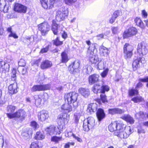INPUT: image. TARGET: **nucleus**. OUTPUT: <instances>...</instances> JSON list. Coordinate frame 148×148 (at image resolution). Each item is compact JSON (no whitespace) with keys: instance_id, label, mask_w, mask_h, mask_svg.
I'll use <instances>...</instances> for the list:
<instances>
[{"instance_id":"393cba45","label":"nucleus","mask_w":148,"mask_h":148,"mask_svg":"<svg viewBox=\"0 0 148 148\" xmlns=\"http://www.w3.org/2000/svg\"><path fill=\"white\" fill-rule=\"evenodd\" d=\"M32 134V130L30 129H27L26 131L22 132V135L25 139H27L30 138Z\"/></svg>"},{"instance_id":"f8f14e48","label":"nucleus","mask_w":148,"mask_h":148,"mask_svg":"<svg viewBox=\"0 0 148 148\" xmlns=\"http://www.w3.org/2000/svg\"><path fill=\"white\" fill-rule=\"evenodd\" d=\"M27 8L26 6L18 3L15 4L14 10L18 12L25 13L26 12Z\"/></svg>"},{"instance_id":"338daca9","label":"nucleus","mask_w":148,"mask_h":148,"mask_svg":"<svg viewBox=\"0 0 148 148\" xmlns=\"http://www.w3.org/2000/svg\"><path fill=\"white\" fill-rule=\"evenodd\" d=\"M142 15L145 18H146L147 17V12H146L145 10H142Z\"/></svg>"},{"instance_id":"de8ad7c7","label":"nucleus","mask_w":148,"mask_h":148,"mask_svg":"<svg viewBox=\"0 0 148 148\" xmlns=\"http://www.w3.org/2000/svg\"><path fill=\"white\" fill-rule=\"evenodd\" d=\"M53 41L54 45L57 46L61 45L63 44V41H60L58 37H57L55 40H53Z\"/></svg>"},{"instance_id":"0eeeda50","label":"nucleus","mask_w":148,"mask_h":148,"mask_svg":"<svg viewBox=\"0 0 148 148\" xmlns=\"http://www.w3.org/2000/svg\"><path fill=\"white\" fill-rule=\"evenodd\" d=\"M58 0H50L49 3L47 4V0H40L42 7L46 9L52 8L53 6L54 3L58 2Z\"/></svg>"},{"instance_id":"7ed1b4c3","label":"nucleus","mask_w":148,"mask_h":148,"mask_svg":"<svg viewBox=\"0 0 148 148\" xmlns=\"http://www.w3.org/2000/svg\"><path fill=\"white\" fill-rule=\"evenodd\" d=\"M68 14L67 9L64 8H60L57 12L56 18L59 21L63 20Z\"/></svg>"},{"instance_id":"69168bd1","label":"nucleus","mask_w":148,"mask_h":148,"mask_svg":"<svg viewBox=\"0 0 148 148\" xmlns=\"http://www.w3.org/2000/svg\"><path fill=\"white\" fill-rule=\"evenodd\" d=\"M67 117V114H64L62 116V117H60L59 119L61 120H64V121H65Z\"/></svg>"},{"instance_id":"680f3d73","label":"nucleus","mask_w":148,"mask_h":148,"mask_svg":"<svg viewBox=\"0 0 148 148\" xmlns=\"http://www.w3.org/2000/svg\"><path fill=\"white\" fill-rule=\"evenodd\" d=\"M118 29L117 27H112L111 28V30L113 34H116L117 33Z\"/></svg>"},{"instance_id":"bb28decb","label":"nucleus","mask_w":148,"mask_h":148,"mask_svg":"<svg viewBox=\"0 0 148 148\" xmlns=\"http://www.w3.org/2000/svg\"><path fill=\"white\" fill-rule=\"evenodd\" d=\"M69 103H66L63 104L61 107L62 109L65 110L66 112H70L72 110H73V109L72 108L71 106Z\"/></svg>"},{"instance_id":"412c9836","label":"nucleus","mask_w":148,"mask_h":148,"mask_svg":"<svg viewBox=\"0 0 148 148\" xmlns=\"http://www.w3.org/2000/svg\"><path fill=\"white\" fill-rule=\"evenodd\" d=\"M52 64V63L51 62L48 60H45L41 63L40 67L43 69H47L51 67Z\"/></svg>"},{"instance_id":"4c0bfd02","label":"nucleus","mask_w":148,"mask_h":148,"mask_svg":"<svg viewBox=\"0 0 148 148\" xmlns=\"http://www.w3.org/2000/svg\"><path fill=\"white\" fill-rule=\"evenodd\" d=\"M128 93L130 96H133L138 94V90L136 88L135 89L132 88L129 90Z\"/></svg>"},{"instance_id":"49530a36","label":"nucleus","mask_w":148,"mask_h":148,"mask_svg":"<svg viewBox=\"0 0 148 148\" xmlns=\"http://www.w3.org/2000/svg\"><path fill=\"white\" fill-rule=\"evenodd\" d=\"M97 68L99 70H101L104 68V61L103 60H101L98 64Z\"/></svg>"},{"instance_id":"ea45409f","label":"nucleus","mask_w":148,"mask_h":148,"mask_svg":"<svg viewBox=\"0 0 148 148\" xmlns=\"http://www.w3.org/2000/svg\"><path fill=\"white\" fill-rule=\"evenodd\" d=\"M135 22L136 25L138 26L143 28L144 27L143 22L141 21V19L138 17H136L134 20Z\"/></svg>"},{"instance_id":"2eb2a0df","label":"nucleus","mask_w":148,"mask_h":148,"mask_svg":"<svg viewBox=\"0 0 148 148\" xmlns=\"http://www.w3.org/2000/svg\"><path fill=\"white\" fill-rule=\"evenodd\" d=\"M38 120L42 121L47 119L49 116L47 111L42 110L38 113Z\"/></svg>"},{"instance_id":"4468645a","label":"nucleus","mask_w":148,"mask_h":148,"mask_svg":"<svg viewBox=\"0 0 148 148\" xmlns=\"http://www.w3.org/2000/svg\"><path fill=\"white\" fill-rule=\"evenodd\" d=\"M123 124L121 122L120 123H118V122H113L109 125V130L111 132H113L114 131L115 132L117 130L119 129L120 127H121Z\"/></svg>"},{"instance_id":"473e14b6","label":"nucleus","mask_w":148,"mask_h":148,"mask_svg":"<svg viewBox=\"0 0 148 148\" xmlns=\"http://www.w3.org/2000/svg\"><path fill=\"white\" fill-rule=\"evenodd\" d=\"M95 49V46L93 45H92L91 46L89 47L87 51V55L89 57L94 56L93 55L94 50Z\"/></svg>"},{"instance_id":"e433bc0d","label":"nucleus","mask_w":148,"mask_h":148,"mask_svg":"<svg viewBox=\"0 0 148 148\" xmlns=\"http://www.w3.org/2000/svg\"><path fill=\"white\" fill-rule=\"evenodd\" d=\"M45 137L44 135L40 132H37L35 137V138L37 140H42Z\"/></svg>"},{"instance_id":"1a4fd4ad","label":"nucleus","mask_w":148,"mask_h":148,"mask_svg":"<svg viewBox=\"0 0 148 148\" xmlns=\"http://www.w3.org/2000/svg\"><path fill=\"white\" fill-rule=\"evenodd\" d=\"M137 52L139 56L142 57L143 55H146L148 52V49L144 44L140 43L138 45Z\"/></svg>"},{"instance_id":"f257e3e1","label":"nucleus","mask_w":148,"mask_h":148,"mask_svg":"<svg viewBox=\"0 0 148 148\" xmlns=\"http://www.w3.org/2000/svg\"><path fill=\"white\" fill-rule=\"evenodd\" d=\"M131 132L130 127H126L125 125L123 124L119 129L115 132L114 134L121 138H126L129 137Z\"/></svg>"},{"instance_id":"f03ea898","label":"nucleus","mask_w":148,"mask_h":148,"mask_svg":"<svg viewBox=\"0 0 148 148\" xmlns=\"http://www.w3.org/2000/svg\"><path fill=\"white\" fill-rule=\"evenodd\" d=\"M95 124V120L92 117H90L85 119L84 121L83 126V130L86 132H88L92 129Z\"/></svg>"},{"instance_id":"9b49d317","label":"nucleus","mask_w":148,"mask_h":148,"mask_svg":"<svg viewBox=\"0 0 148 148\" xmlns=\"http://www.w3.org/2000/svg\"><path fill=\"white\" fill-rule=\"evenodd\" d=\"M140 62L142 63H144L145 62V59L144 58L138 56L136 59H134L132 64V66L134 70H136L139 67Z\"/></svg>"},{"instance_id":"79ce46f5","label":"nucleus","mask_w":148,"mask_h":148,"mask_svg":"<svg viewBox=\"0 0 148 148\" xmlns=\"http://www.w3.org/2000/svg\"><path fill=\"white\" fill-rule=\"evenodd\" d=\"M132 55V51H123L124 57L125 59H126L130 58Z\"/></svg>"},{"instance_id":"09e8293b","label":"nucleus","mask_w":148,"mask_h":148,"mask_svg":"<svg viewBox=\"0 0 148 148\" xmlns=\"http://www.w3.org/2000/svg\"><path fill=\"white\" fill-rule=\"evenodd\" d=\"M16 70L13 69L11 73L12 80L13 81H15L16 79Z\"/></svg>"},{"instance_id":"052dcab7","label":"nucleus","mask_w":148,"mask_h":148,"mask_svg":"<svg viewBox=\"0 0 148 148\" xmlns=\"http://www.w3.org/2000/svg\"><path fill=\"white\" fill-rule=\"evenodd\" d=\"M49 46L48 45L46 46L45 48L42 49L40 51V53H46L49 50Z\"/></svg>"},{"instance_id":"603ef678","label":"nucleus","mask_w":148,"mask_h":148,"mask_svg":"<svg viewBox=\"0 0 148 148\" xmlns=\"http://www.w3.org/2000/svg\"><path fill=\"white\" fill-rule=\"evenodd\" d=\"M62 137H58L56 136H53L51 138V141L56 143H58L61 140Z\"/></svg>"},{"instance_id":"72a5a7b5","label":"nucleus","mask_w":148,"mask_h":148,"mask_svg":"<svg viewBox=\"0 0 148 148\" xmlns=\"http://www.w3.org/2000/svg\"><path fill=\"white\" fill-rule=\"evenodd\" d=\"M133 47L131 45L128 43H126L123 47V51H133Z\"/></svg>"},{"instance_id":"f3484780","label":"nucleus","mask_w":148,"mask_h":148,"mask_svg":"<svg viewBox=\"0 0 148 148\" xmlns=\"http://www.w3.org/2000/svg\"><path fill=\"white\" fill-rule=\"evenodd\" d=\"M99 75L96 74H93L90 75L88 78L89 84L92 85L97 82L99 80Z\"/></svg>"},{"instance_id":"39448f33","label":"nucleus","mask_w":148,"mask_h":148,"mask_svg":"<svg viewBox=\"0 0 148 148\" xmlns=\"http://www.w3.org/2000/svg\"><path fill=\"white\" fill-rule=\"evenodd\" d=\"M51 88L49 84H40L34 86L31 88L32 92L40 91L49 90Z\"/></svg>"},{"instance_id":"6e6552de","label":"nucleus","mask_w":148,"mask_h":148,"mask_svg":"<svg viewBox=\"0 0 148 148\" xmlns=\"http://www.w3.org/2000/svg\"><path fill=\"white\" fill-rule=\"evenodd\" d=\"M38 29L42 35H45L50 30V26L47 23H43L38 25Z\"/></svg>"},{"instance_id":"0e129e2a","label":"nucleus","mask_w":148,"mask_h":148,"mask_svg":"<svg viewBox=\"0 0 148 148\" xmlns=\"http://www.w3.org/2000/svg\"><path fill=\"white\" fill-rule=\"evenodd\" d=\"M108 71V69H106L101 73V76L103 77H105L107 75Z\"/></svg>"},{"instance_id":"c9c22d12","label":"nucleus","mask_w":148,"mask_h":148,"mask_svg":"<svg viewBox=\"0 0 148 148\" xmlns=\"http://www.w3.org/2000/svg\"><path fill=\"white\" fill-rule=\"evenodd\" d=\"M62 57L61 62L62 63H66L69 60L68 56L66 53L63 52L61 54Z\"/></svg>"},{"instance_id":"8fccbe9b","label":"nucleus","mask_w":148,"mask_h":148,"mask_svg":"<svg viewBox=\"0 0 148 148\" xmlns=\"http://www.w3.org/2000/svg\"><path fill=\"white\" fill-rule=\"evenodd\" d=\"M40 142H38V141L32 142L31 145V148H36L37 147H40L39 144Z\"/></svg>"},{"instance_id":"5701e85b","label":"nucleus","mask_w":148,"mask_h":148,"mask_svg":"<svg viewBox=\"0 0 148 148\" xmlns=\"http://www.w3.org/2000/svg\"><path fill=\"white\" fill-rule=\"evenodd\" d=\"M121 118L131 124H132L134 123V119L129 115H124L122 116Z\"/></svg>"},{"instance_id":"a878e982","label":"nucleus","mask_w":148,"mask_h":148,"mask_svg":"<svg viewBox=\"0 0 148 148\" xmlns=\"http://www.w3.org/2000/svg\"><path fill=\"white\" fill-rule=\"evenodd\" d=\"M97 104L96 103H92L88 106L87 111H89L90 114H92L97 110Z\"/></svg>"},{"instance_id":"4be33fe9","label":"nucleus","mask_w":148,"mask_h":148,"mask_svg":"<svg viewBox=\"0 0 148 148\" xmlns=\"http://www.w3.org/2000/svg\"><path fill=\"white\" fill-rule=\"evenodd\" d=\"M51 29L53 34L55 35H57L58 30L60 29V28L61 27L62 29V26L58 25L56 23L53 22L52 25Z\"/></svg>"},{"instance_id":"c85d7f7f","label":"nucleus","mask_w":148,"mask_h":148,"mask_svg":"<svg viewBox=\"0 0 148 148\" xmlns=\"http://www.w3.org/2000/svg\"><path fill=\"white\" fill-rule=\"evenodd\" d=\"M12 27H9L7 28V31L8 33H10V34L8 35L9 37H12L14 38H17L18 36L16 34L12 31Z\"/></svg>"},{"instance_id":"a211bd4d","label":"nucleus","mask_w":148,"mask_h":148,"mask_svg":"<svg viewBox=\"0 0 148 148\" xmlns=\"http://www.w3.org/2000/svg\"><path fill=\"white\" fill-rule=\"evenodd\" d=\"M17 84L16 83L12 84L8 87L9 92L12 95L16 93L17 92Z\"/></svg>"},{"instance_id":"864d4df0","label":"nucleus","mask_w":148,"mask_h":148,"mask_svg":"<svg viewBox=\"0 0 148 148\" xmlns=\"http://www.w3.org/2000/svg\"><path fill=\"white\" fill-rule=\"evenodd\" d=\"M77 0H64L65 3L69 5H71L75 3Z\"/></svg>"},{"instance_id":"aec40b11","label":"nucleus","mask_w":148,"mask_h":148,"mask_svg":"<svg viewBox=\"0 0 148 148\" xmlns=\"http://www.w3.org/2000/svg\"><path fill=\"white\" fill-rule=\"evenodd\" d=\"M56 128L53 125H51L47 127L46 130L47 133L50 135H52L53 134H57L58 133L57 132L56 130Z\"/></svg>"},{"instance_id":"f704fd0d","label":"nucleus","mask_w":148,"mask_h":148,"mask_svg":"<svg viewBox=\"0 0 148 148\" xmlns=\"http://www.w3.org/2000/svg\"><path fill=\"white\" fill-rule=\"evenodd\" d=\"M16 109V107L12 105H9L7 108V110L8 112L7 114H13Z\"/></svg>"},{"instance_id":"423d86ee","label":"nucleus","mask_w":148,"mask_h":148,"mask_svg":"<svg viewBox=\"0 0 148 148\" xmlns=\"http://www.w3.org/2000/svg\"><path fill=\"white\" fill-rule=\"evenodd\" d=\"M78 94L75 92H71L65 95L64 98L66 101L67 100L69 103H72L76 101Z\"/></svg>"},{"instance_id":"37998d69","label":"nucleus","mask_w":148,"mask_h":148,"mask_svg":"<svg viewBox=\"0 0 148 148\" xmlns=\"http://www.w3.org/2000/svg\"><path fill=\"white\" fill-rule=\"evenodd\" d=\"M19 117V118L21 121L24 119L26 116V112L23 110L20 109Z\"/></svg>"},{"instance_id":"7c9ffc66","label":"nucleus","mask_w":148,"mask_h":148,"mask_svg":"<svg viewBox=\"0 0 148 148\" xmlns=\"http://www.w3.org/2000/svg\"><path fill=\"white\" fill-rule=\"evenodd\" d=\"M8 7H6L5 0H0V10L4 12L8 10Z\"/></svg>"},{"instance_id":"5fc2aeb1","label":"nucleus","mask_w":148,"mask_h":148,"mask_svg":"<svg viewBox=\"0 0 148 148\" xmlns=\"http://www.w3.org/2000/svg\"><path fill=\"white\" fill-rule=\"evenodd\" d=\"M25 60L22 59H21L18 62V65L20 66H24L25 65Z\"/></svg>"},{"instance_id":"b1692460","label":"nucleus","mask_w":148,"mask_h":148,"mask_svg":"<svg viewBox=\"0 0 148 148\" xmlns=\"http://www.w3.org/2000/svg\"><path fill=\"white\" fill-rule=\"evenodd\" d=\"M97 116L98 120L101 121L105 116V114L103 110L101 108L98 109L97 112Z\"/></svg>"},{"instance_id":"4d7b16f0","label":"nucleus","mask_w":148,"mask_h":148,"mask_svg":"<svg viewBox=\"0 0 148 148\" xmlns=\"http://www.w3.org/2000/svg\"><path fill=\"white\" fill-rule=\"evenodd\" d=\"M4 141L2 134L0 133V148H2L3 145Z\"/></svg>"},{"instance_id":"a18cd8bd","label":"nucleus","mask_w":148,"mask_h":148,"mask_svg":"<svg viewBox=\"0 0 148 148\" xmlns=\"http://www.w3.org/2000/svg\"><path fill=\"white\" fill-rule=\"evenodd\" d=\"M84 70L87 74H89L91 73L92 68L90 65H87L84 67Z\"/></svg>"},{"instance_id":"3c124183","label":"nucleus","mask_w":148,"mask_h":148,"mask_svg":"<svg viewBox=\"0 0 148 148\" xmlns=\"http://www.w3.org/2000/svg\"><path fill=\"white\" fill-rule=\"evenodd\" d=\"M104 93L101 94L100 95L101 97V100L103 103H107L108 102L106 98V96L104 94Z\"/></svg>"},{"instance_id":"6ab92c4d","label":"nucleus","mask_w":148,"mask_h":148,"mask_svg":"<svg viewBox=\"0 0 148 148\" xmlns=\"http://www.w3.org/2000/svg\"><path fill=\"white\" fill-rule=\"evenodd\" d=\"M79 93L84 97L86 98L90 95V91L88 88H81L79 90Z\"/></svg>"},{"instance_id":"a19ab883","label":"nucleus","mask_w":148,"mask_h":148,"mask_svg":"<svg viewBox=\"0 0 148 148\" xmlns=\"http://www.w3.org/2000/svg\"><path fill=\"white\" fill-rule=\"evenodd\" d=\"M35 101V104L36 105H39L41 101V99L38 95H35L34 97Z\"/></svg>"},{"instance_id":"20e7f679","label":"nucleus","mask_w":148,"mask_h":148,"mask_svg":"<svg viewBox=\"0 0 148 148\" xmlns=\"http://www.w3.org/2000/svg\"><path fill=\"white\" fill-rule=\"evenodd\" d=\"M92 90L95 93H97L99 92L103 93H104L106 91H108L109 90V88L107 86H101L97 84L93 86Z\"/></svg>"},{"instance_id":"c03bdc74","label":"nucleus","mask_w":148,"mask_h":148,"mask_svg":"<svg viewBox=\"0 0 148 148\" xmlns=\"http://www.w3.org/2000/svg\"><path fill=\"white\" fill-rule=\"evenodd\" d=\"M89 60L91 63L96 64L98 60V58L97 56L94 55L90 57Z\"/></svg>"},{"instance_id":"bf43d9fd","label":"nucleus","mask_w":148,"mask_h":148,"mask_svg":"<svg viewBox=\"0 0 148 148\" xmlns=\"http://www.w3.org/2000/svg\"><path fill=\"white\" fill-rule=\"evenodd\" d=\"M18 70H20V71L22 75L25 74L27 72V69L25 67L18 68Z\"/></svg>"},{"instance_id":"774afa93","label":"nucleus","mask_w":148,"mask_h":148,"mask_svg":"<svg viewBox=\"0 0 148 148\" xmlns=\"http://www.w3.org/2000/svg\"><path fill=\"white\" fill-rule=\"evenodd\" d=\"M116 18L112 16V17L110 19L109 22L111 24L113 23L115 21Z\"/></svg>"},{"instance_id":"e2e57ef3","label":"nucleus","mask_w":148,"mask_h":148,"mask_svg":"<svg viewBox=\"0 0 148 148\" xmlns=\"http://www.w3.org/2000/svg\"><path fill=\"white\" fill-rule=\"evenodd\" d=\"M26 39L27 41V42L28 43H29L30 44L34 42V38L33 37H28L26 38Z\"/></svg>"},{"instance_id":"ddd939ff","label":"nucleus","mask_w":148,"mask_h":148,"mask_svg":"<svg viewBox=\"0 0 148 148\" xmlns=\"http://www.w3.org/2000/svg\"><path fill=\"white\" fill-rule=\"evenodd\" d=\"M10 65L3 61H0V72L3 73L8 72L9 71Z\"/></svg>"},{"instance_id":"6e6d98bb","label":"nucleus","mask_w":148,"mask_h":148,"mask_svg":"<svg viewBox=\"0 0 148 148\" xmlns=\"http://www.w3.org/2000/svg\"><path fill=\"white\" fill-rule=\"evenodd\" d=\"M31 125L35 130L38 127V125L35 121H32L31 122Z\"/></svg>"},{"instance_id":"13d9d810","label":"nucleus","mask_w":148,"mask_h":148,"mask_svg":"<svg viewBox=\"0 0 148 148\" xmlns=\"http://www.w3.org/2000/svg\"><path fill=\"white\" fill-rule=\"evenodd\" d=\"M120 12L119 11L117 10L115 11L113 13L112 16L116 18L118 17L120 15Z\"/></svg>"},{"instance_id":"c756f323","label":"nucleus","mask_w":148,"mask_h":148,"mask_svg":"<svg viewBox=\"0 0 148 148\" xmlns=\"http://www.w3.org/2000/svg\"><path fill=\"white\" fill-rule=\"evenodd\" d=\"M100 51L101 54L103 56H107L108 55L110 52L108 49L103 46L101 47Z\"/></svg>"},{"instance_id":"dca6fc26","label":"nucleus","mask_w":148,"mask_h":148,"mask_svg":"<svg viewBox=\"0 0 148 148\" xmlns=\"http://www.w3.org/2000/svg\"><path fill=\"white\" fill-rule=\"evenodd\" d=\"M80 65L79 61L78 60L75 61L72 64L69 66V70L71 73H73L75 69H77Z\"/></svg>"},{"instance_id":"9d476101","label":"nucleus","mask_w":148,"mask_h":148,"mask_svg":"<svg viewBox=\"0 0 148 148\" xmlns=\"http://www.w3.org/2000/svg\"><path fill=\"white\" fill-rule=\"evenodd\" d=\"M137 32V30L134 27L130 28L124 32L123 34V37L124 38H127L135 35Z\"/></svg>"},{"instance_id":"58836bf2","label":"nucleus","mask_w":148,"mask_h":148,"mask_svg":"<svg viewBox=\"0 0 148 148\" xmlns=\"http://www.w3.org/2000/svg\"><path fill=\"white\" fill-rule=\"evenodd\" d=\"M131 100L134 103H137L142 101H143L144 99L141 96H139L134 97Z\"/></svg>"},{"instance_id":"cd10ccee","label":"nucleus","mask_w":148,"mask_h":148,"mask_svg":"<svg viewBox=\"0 0 148 148\" xmlns=\"http://www.w3.org/2000/svg\"><path fill=\"white\" fill-rule=\"evenodd\" d=\"M108 111L109 113L112 114H121L124 112V111L123 110L118 108L110 109H109Z\"/></svg>"},{"instance_id":"2f4dec72","label":"nucleus","mask_w":148,"mask_h":148,"mask_svg":"<svg viewBox=\"0 0 148 148\" xmlns=\"http://www.w3.org/2000/svg\"><path fill=\"white\" fill-rule=\"evenodd\" d=\"M20 112V109L16 112H14L13 114H7L8 117L10 119H13L14 118H18L19 117V114Z\"/></svg>"}]
</instances>
